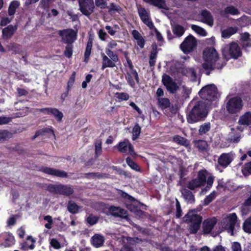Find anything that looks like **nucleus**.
I'll return each instance as SVG.
<instances>
[{
    "instance_id": "10",
    "label": "nucleus",
    "mask_w": 251,
    "mask_h": 251,
    "mask_svg": "<svg viewBox=\"0 0 251 251\" xmlns=\"http://www.w3.org/2000/svg\"><path fill=\"white\" fill-rule=\"evenodd\" d=\"M79 10L84 15L89 17L94 11V0H78Z\"/></svg>"
},
{
    "instance_id": "8",
    "label": "nucleus",
    "mask_w": 251,
    "mask_h": 251,
    "mask_svg": "<svg viewBox=\"0 0 251 251\" xmlns=\"http://www.w3.org/2000/svg\"><path fill=\"white\" fill-rule=\"evenodd\" d=\"M237 222V216L235 213L229 214L221 221L222 228L227 231L231 235H233L235 226Z\"/></svg>"
},
{
    "instance_id": "62",
    "label": "nucleus",
    "mask_w": 251,
    "mask_h": 251,
    "mask_svg": "<svg viewBox=\"0 0 251 251\" xmlns=\"http://www.w3.org/2000/svg\"><path fill=\"white\" fill-rule=\"evenodd\" d=\"M95 155L97 156L101 154L102 152L101 143L100 142L95 144Z\"/></svg>"
},
{
    "instance_id": "31",
    "label": "nucleus",
    "mask_w": 251,
    "mask_h": 251,
    "mask_svg": "<svg viewBox=\"0 0 251 251\" xmlns=\"http://www.w3.org/2000/svg\"><path fill=\"white\" fill-rule=\"evenodd\" d=\"M173 141L185 147H188L190 145V142L188 139L178 135H176L173 137Z\"/></svg>"
},
{
    "instance_id": "52",
    "label": "nucleus",
    "mask_w": 251,
    "mask_h": 251,
    "mask_svg": "<svg viewBox=\"0 0 251 251\" xmlns=\"http://www.w3.org/2000/svg\"><path fill=\"white\" fill-rule=\"evenodd\" d=\"M54 0H41L40 5L42 9L47 10Z\"/></svg>"
},
{
    "instance_id": "60",
    "label": "nucleus",
    "mask_w": 251,
    "mask_h": 251,
    "mask_svg": "<svg viewBox=\"0 0 251 251\" xmlns=\"http://www.w3.org/2000/svg\"><path fill=\"white\" fill-rule=\"evenodd\" d=\"M50 244L55 249H59L61 248L60 243L55 238H52L50 240Z\"/></svg>"
},
{
    "instance_id": "44",
    "label": "nucleus",
    "mask_w": 251,
    "mask_h": 251,
    "mask_svg": "<svg viewBox=\"0 0 251 251\" xmlns=\"http://www.w3.org/2000/svg\"><path fill=\"white\" fill-rule=\"evenodd\" d=\"M191 28L197 33L201 36H205L207 34L206 31L204 28L197 25H192L191 26Z\"/></svg>"
},
{
    "instance_id": "57",
    "label": "nucleus",
    "mask_w": 251,
    "mask_h": 251,
    "mask_svg": "<svg viewBox=\"0 0 251 251\" xmlns=\"http://www.w3.org/2000/svg\"><path fill=\"white\" fill-rule=\"evenodd\" d=\"M116 95L117 98L120 100H127L129 98L128 94L126 93H117Z\"/></svg>"
},
{
    "instance_id": "21",
    "label": "nucleus",
    "mask_w": 251,
    "mask_h": 251,
    "mask_svg": "<svg viewBox=\"0 0 251 251\" xmlns=\"http://www.w3.org/2000/svg\"><path fill=\"white\" fill-rule=\"evenodd\" d=\"M36 240L31 236L27 237L26 240L20 244V249L24 251L33 250L35 248L34 244Z\"/></svg>"
},
{
    "instance_id": "4",
    "label": "nucleus",
    "mask_w": 251,
    "mask_h": 251,
    "mask_svg": "<svg viewBox=\"0 0 251 251\" xmlns=\"http://www.w3.org/2000/svg\"><path fill=\"white\" fill-rule=\"evenodd\" d=\"M222 53L226 63L230 59H237L242 55L240 47L237 43L234 42H232L228 45H226L222 49Z\"/></svg>"
},
{
    "instance_id": "61",
    "label": "nucleus",
    "mask_w": 251,
    "mask_h": 251,
    "mask_svg": "<svg viewBox=\"0 0 251 251\" xmlns=\"http://www.w3.org/2000/svg\"><path fill=\"white\" fill-rule=\"evenodd\" d=\"M95 4L101 9L105 8L106 7V2L105 0H95Z\"/></svg>"
},
{
    "instance_id": "42",
    "label": "nucleus",
    "mask_w": 251,
    "mask_h": 251,
    "mask_svg": "<svg viewBox=\"0 0 251 251\" xmlns=\"http://www.w3.org/2000/svg\"><path fill=\"white\" fill-rule=\"evenodd\" d=\"M126 162L127 165L133 170L139 172L140 171V168L139 165L134 162L130 157H127L126 158Z\"/></svg>"
},
{
    "instance_id": "45",
    "label": "nucleus",
    "mask_w": 251,
    "mask_h": 251,
    "mask_svg": "<svg viewBox=\"0 0 251 251\" xmlns=\"http://www.w3.org/2000/svg\"><path fill=\"white\" fill-rule=\"evenodd\" d=\"M225 12L226 14H230L232 15H237L240 14L238 9L233 6H228L225 9Z\"/></svg>"
},
{
    "instance_id": "30",
    "label": "nucleus",
    "mask_w": 251,
    "mask_h": 251,
    "mask_svg": "<svg viewBox=\"0 0 251 251\" xmlns=\"http://www.w3.org/2000/svg\"><path fill=\"white\" fill-rule=\"evenodd\" d=\"M185 217L187 219H186V221H188L189 222L191 223L198 224L199 225H201L202 218L201 216L198 214H193L190 215L189 213H188L185 216Z\"/></svg>"
},
{
    "instance_id": "27",
    "label": "nucleus",
    "mask_w": 251,
    "mask_h": 251,
    "mask_svg": "<svg viewBox=\"0 0 251 251\" xmlns=\"http://www.w3.org/2000/svg\"><path fill=\"white\" fill-rule=\"evenodd\" d=\"M146 3L151 4L154 6L157 7L160 9L168 10V8L166 6L165 0H143Z\"/></svg>"
},
{
    "instance_id": "63",
    "label": "nucleus",
    "mask_w": 251,
    "mask_h": 251,
    "mask_svg": "<svg viewBox=\"0 0 251 251\" xmlns=\"http://www.w3.org/2000/svg\"><path fill=\"white\" fill-rule=\"evenodd\" d=\"M232 251H241V245L239 242H234L232 244Z\"/></svg>"
},
{
    "instance_id": "19",
    "label": "nucleus",
    "mask_w": 251,
    "mask_h": 251,
    "mask_svg": "<svg viewBox=\"0 0 251 251\" xmlns=\"http://www.w3.org/2000/svg\"><path fill=\"white\" fill-rule=\"evenodd\" d=\"M17 25H10L4 27L2 30V37L5 40H9L11 38L17 29Z\"/></svg>"
},
{
    "instance_id": "22",
    "label": "nucleus",
    "mask_w": 251,
    "mask_h": 251,
    "mask_svg": "<svg viewBox=\"0 0 251 251\" xmlns=\"http://www.w3.org/2000/svg\"><path fill=\"white\" fill-rule=\"evenodd\" d=\"M102 58V66L101 69L103 70L106 68H113L116 66L117 61H114L113 60L108 57L103 52H101Z\"/></svg>"
},
{
    "instance_id": "46",
    "label": "nucleus",
    "mask_w": 251,
    "mask_h": 251,
    "mask_svg": "<svg viewBox=\"0 0 251 251\" xmlns=\"http://www.w3.org/2000/svg\"><path fill=\"white\" fill-rule=\"evenodd\" d=\"M106 7L108 9V12L109 13L113 11H116L119 13L123 10L120 5H117L113 2L110 3V5L109 6H106Z\"/></svg>"
},
{
    "instance_id": "43",
    "label": "nucleus",
    "mask_w": 251,
    "mask_h": 251,
    "mask_svg": "<svg viewBox=\"0 0 251 251\" xmlns=\"http://www.w3.org/2000/svg\"><path fill=\"white\" fill-rule=\"evenodd\" d=\"M127 142L126 141L120 142L117 146V148L119 151L122 153H126L127 151L128 148V144Z\"/></svg>"
},
{
    "instance_id": "3",
    "label": "nucleus",
    "mask_w": 251,
    "mask_h": 251,
    "mask_svg": "<svg viewBox=\"0 0 251 251\" xmlns=\"http://www.w3.org/2000/svg\"><path fill=\"white\" fill-rule=\"evenodd\" d=\"M213 181V176H208L207 170L205 169L201 170L198 172L197 177L196 178H193L188 181L187 187L190 190H194L197 188L205 186L206 183V186L202 189V192L207 191L212 186Z\"/></svg>"
},
{
    "instance_id": "6",
    "label": "nucleus",
    "mask_w": 251,
    "mask_h": 251,
    "mask_svg": "<svg viewBox=\"0 0 251 251\" xmlns=\"http://www.w3.org/2000/svg\"><path fill=\"white\" fill-rule=\"evenodd\" d=\"M244 102L239 96H234L229 98L226 103V112L230 115L238 114L242 110Z\"/></svg>"
},
{
    "instance_id": "28",
    "label": "nucleus",
    "mask_w": 251,
    "mask_h": 251,
    "mask_svg": "<svg viewBox=\"0 0 251 251\" xmlns=\"http://www.w3.org/2000/svg\"><path fill=\"white\" fill-rule=\"evenodd\" d=\"M239 123L244 126L251 125V112H246L243 115L240 116L239 120Z\"/></svg>"
},
{
    "instance_id": "26",
    "label": "nucleus",
    "mask_w": 251,
    "mask_h": 251,
    "mask_svg": "<svg viewBox=\"0 0 251 251\" xmlns=\"http://www.w3.org/2000/svg\"><path fill=\"white\" fill-rule=\"evenodd\" d=\"M84 175V177L88 179L96 178L100 179L106 178L108 177V174L105 173H100L99 172L85 173Z\"/></svg>"
},
{
    "instance_id": "29",
    "label": "nucleus",
    "mask_w": 251,
    "mask_h": 251,
    "mask_svg": "<svg viewBox=\"0 0 251 251\" xmlns=\"http://www.w3.org/2000/svg\"><path fill=\"white\" fill-rule=\"evenodd\" d=\"M104 242V237L100 235L95 234L92 237V244L96 248H99L102 246L103 245Z\"/></svg>"
},
{
    "instance_id": "56",
    "label": "nucleus",
    "mask_w": 251,
    "mask_h": 251,
    "mask_svg": "<svg viewBox=\"0 0 251 251\" xmlns=\"http://www.w3.org/2000/svg\"><path fill=\"white\" fill-rule=\"evenodd\" d=\"M182 215V212L181 208V205L177 200H176V218H179Z\"/></svg>"
},
{
    "instance_id": "1",
    "label": "nucleus",
    "mask_w": 251,
    "mask_h": 251,
    "mask_svg": "<svg viewBox=\"0 0 251 251\" xmlns=\"http://www.w3.org/2000/svg\"><path fill=\"white\" fill-rule=\"evenodd\" d=\"M210 103L203 100L192 102L186 112V121L188 124H194L204 121L210 112Z\"/></svg>"
},
{
    "instance_id": "50",
    "label": "nucleus",
    "mask_w": 251,
    "mask_h": 251,
    "mask_svg": "<svg viewBox=\"0 0 251 251\" xmlns=\"http://www.w3.org/2000/svg\"><path fill=\"white\" fill-rule=\"evenodd\" d=\"M11 137V133L7 130H0V141L7 140Z\"/></svg>"
},
{
    "instance_id": "16",
    "label": "nucleus",
    "mask_w": 251,
    "mask_h": 251,
    "mask_svg": "<svg viewBox=\"0 0 251 251\" xmlns=\"http://www.w3.org/2000/svg\"><path fill=\"white\" fill-rule=\"evenodd\" d=\"M217 222V221L215 217L204 220L202 224L203 233L204 234L210 233Z\"/></svg>"
},
{
    "instance_id": "64",
    "label": "nucleus",
    "mask_w": 251,
    "mask_h": 251,
    "mask_svg": "<svg viewBox=\"0 0 251 251\" xmlns=\"http://www.w3.org/2000/svg\"><path fill=\"white\" fill-rule=\"evenodd\" d=\"M242 48L245 50H247L248 48L251 47V39L241 43Z\"/></svg>"
},
{
    "instance_id": "13",
    "label": "nucleus",
    "mask_w": 251,
    "mask_h": 251,
    "mask_svg": "<svg viewBox=\"0 0 251 251\" xmlns=\"http://www.w3.org/2000/svg\"><path fill=\"white\" fill-rule=\"evenodd\" d=\"M40 171L45 174L61 178H66L68 177L67 173L64 171L57 170L52 168L42 166L40 168Z\"/></svg>"
},
{
    "instance_id": "7",
    "label": "nucleus",
    "mask_w": 251,
    "mask_h": 251,
    "mask_svg": "<svg viewBox=\"0 0 251 251\" xmlns=\"http://www.w3.org/2000/svg\"><path fill=\"white\" fill-rule=\"evenodd\" d=\"M47 190L51 193L68 197L74 193V188L71 186L62 184H50L47 187Z\"/></svg>"
},
{
    "instance_id": "51",
    "label": "nucleus",
    "mask_w": 251,
    "mask_h": 251,
    "mask_svg": "<svg viewBox=\"0 0 251 251\" xmlns=\"http://www.w3.org/2000/svg\"><path fill=\"white\" fill-rule=\"evenodd\" d=\"M216 193L215 191L212 192L208 196H206L203 201V205L205 206L208 205L211 203L215 198Z\"/></svg>"
},
{
    "instance_id": "18",
    "label": "nucleus",
    "mask_w": 251,
    "mask_h": 251,
    "mask_svg": "<svg viewBox=\"0 0 251 251\" xmlns=\"http://www.w3.org/2000/svg\"><path fill=\"white\" fill-rule=\"evenodd\" d=\"M111 214L115 217H119L122 219L128 218L127 211L118 206H111L109 208Z\"/></svg>"
},
{
    "instance_id": "5",
    "label": "nucleus",
    "mask_w": 251,
    "mask_h": 251,
    "mask_svg": "<svg viewBox=\"0 0 251 251\" xmlns=\"http://www.w3.org/2000/svg\"><path fill=\"white\" fill-rule=\"evenodd\" d=\"M218 89L214 84H208L203 87L199 91V95L202 100L209 102L217 99Z\"/></svg>"
},
{
    "instance_id": "11",
    "label": "nucleus",
    "mask_w": 251,
    "mask_h": 251,
    "mask_svg": "<svg viewBox=\"0 0 251 251\" xmlns=\"http://www.w3.org/2000/svg\"><path fill=\"white\" fill-rule=\"evenodd\" d=\"M58 34L62 37L61 41L67 45L73 44L76 39V32L73 29L59 30Z\"/></svg>"
},
{
    "instance_id": "35",
    "label": "nucleus",
    "mask_w": 251,
    "mask_h": 251,
    "mask_svg": "<svg viewBox=\"0 0 251 251\" xmlns=\"http://www.w3.org/2000/svg\"><path fill=\"white\" fill-rule=\"evenodd\" d=\"M182 195L187 202L193 203L195 201L194 195L193 194L192 192L188 189H184L182 192Z\"/></svg>"
},
{
    "instance_id": "24",
    "label": "nucleus",
    "mask_w": 251,
    "mask_h": 251,
    "mask_svg": "<svg viewBox=\"0 0 251 251\" xmlns=\"http://www.w3.org/2000/svg\"><path fill=\"white\" fill-rule=\"evenodd\" d=\"M181 73L183 75L191 78L194 81L196 80L197 72L196 70L193 67H184L181 68Z\"/></svg>"
},
{
    "instance_id": "58",
    "label": "nucleus",
    "mask_w": 251,
    "mask_h": 251,
    "mask_svg": "<svg viewBox=\"0 0 251 251\" xmlns=\"http://www.w3.org/2000/svg\"><path fill=\"white\" fill-rule=\"evenodd\" d=\"M75 78V72H73V74L71 75L67 83V89L68 90H70V88L73 86Z\"/></svg>"
},
{
    "instance_id": "53",
    "label": "nucleus",
    "mask_w": 251,
    "mask_h": 251,
    "mask_svg": "<svg viewBox=\"0 0 251 251\" xmlns=\"http://www.w3.org/2000/svg\"><path fill=\"white\" fill-rule=\"evenodd\" d=\"M73 44H68L66 46L65 50L64 52V55L70 58L72 57L73 54Z\"/></svg>"
},
{
    "instance_id": "55",
    "label": "nucleus",
    "mask_w": 251,
    "mask_h": 251,
    "mask_svg": "<svg viewBox=\"0 0 251 251\" xmlns=\"http://www.w3.org/2000/svg\"><path fill=\"white\" fill-rule=\"evenodd\" d=\"M99 217L90 214L87 218V223L90 225H94L98 223Z\"/></svg>"
},
{
    "instance_id": "36",
    "label": "nucleus",
    "mask_w": 251,
    "mask_h": 251,
    "mask_svg": "<svg viewBox=\"0 0 251 251\" xmlns=\"http://www.w3.org/2000/svg\"><path fill=\"white\" fill-rule=\"evenodd\" d=\"M81 206H78L75 202L73 201H69L67 204V209L69 212L72 214H76L78 213Z\"/></svg>"
},
{
    "instance_id": "39",
    "label": "nucleus",
    "mask_w": 251,
    "mask_h": 251,
    "mask_svg": "<svg viewBox=\"0 0 251 251\" xmlns=\"http://www.w3.org/2000/svg\"><path fill=\"white\" fill-rule=\"evenodd\" d=\"M20 3L18 1H12L8 9V13L9 16H13L15 14L16 9L19 6Z\"/></svg>"
},
{
    "instance_id": "12",
    "label": "nucleus",
    "mask_w": 251,
    "mask_h": 251,
    "mask_svg": "<svg viewBox=\"0 0 251 251\" xmlns=\"http://www.w3.org/2000/svg\"><path fill=\"white\" fill-rule=\"evenodd\" d=\"M163 85L171 94H175L178 89L177 83L173 78L167 74H164L162 79Z\"/></svg>"
},
{
    "instance_id": "20",
    "label": "nucleus",
    "mask_w": 251,
    "mask_h": 251,
    "mask_svg": "<svg viewBox=\"0 0 251 251\" xmlns=\"http://www.w3.org/2000/svg\"><path fill=\"white\" fill-rule=\"evenodd\" d=\"M233 158L229 153H222L218 159V163L223 168L227 167L232 161Z\"/></svg>"
},
{
    "instance_id": "25",
    "label": "nucleus",
    "mask_w": 251,
    "mask_h": 251,
    "mask_svg": "<svg viewBox=\"0 0 251 251\" xmlns=\"http://www.w3.org/2000/svg\"><path fill=\"white\" fill-rule=\"evenodd\" d=\"M201 16L202 18V22L210 26L213 25V18L210 11L207 9L202 10Z\"/></svg>"
},
{
    "instance_id": "32",
    "label": "nucleus",
    "mask_w": 251,
    "mask_h": 251,
    "mask_svg": "<svg viewBox=\"0 0 251 251\" xmlns=\"http://www.w3.org/2000/svg\"><path fill=\"white\" fill-rule=\"evenodd\" d=\"M238 29V28L236 26L228 27L222 31V37L224 38H229L237 32Z\"/></svg>"
},
{
    "instance_id": "9",
    "label": "nucleus",
    "mask_w": 251,
    "mask_h": 251,
    "mask_svg": "<svg viewBox=\"0 0 251 251\" xmlns=\"http://www.w3.org/2000/svg\"><path fill=\"white\" fill-rule=\"evenodd\" d=\"M197 46L196 39L192 35L186 37L180 45V48L186 54L192 52Z\"/></svg>"
},
{
    "instance_id": "40",
    "label": "nucleus",
    "mask_w": 251,
    "mask_h": 251,
    "mask_svg": "<svg viewBox=\"0 0 251 251\" xmlns=\"http://www.w3.org/2000/svg\"><path fill=\"white\" fill-rule=\"evenodd\" d=\"M211 128V124L209 122L204 123L199 127V133L203 135L208 132Z\"/></svg>"
},
{
    "instance_id": "54",
    "label": "nucleus",
    "mask_w": 251,
    "mask_h": 251,
    "mask_svg": "<svg viewBox=\"0 0 251 251\" xmlns=\"http://www.w3.org/2000/svg\"><path fill=\"white\" fill-rule=\"evenodd\" d=\"M201 227V225L195 223H191L189 226V230L191 234H196L197 233Z\"/></svg>"
},
{
    "instance_id": "14",
    "label": "nucleus",
    "mask_w": 251,
    "mask_h": 251,
    "mask_svg": "<svg viewBox=\"0 0 251 251\" xmlns=\"http://www.w3.org/2000/svg\"><path fill=\"white\" fill-rule=\"evenodd\" d=\"M139 16L142 21L146 24L150 29H152L154 27V25L152 22L149 19L148 12L144 7L140 6L138 8Z\"/></svg>"
},
{
    "instance_id": "38",
    "label": "nucleus",
    "mask_w": 251,
    "mask_h": 251,
    "mask_svg": "<svg viewBox=\"0 0 251 251\" xmlns=\"http://www.w3.org/2000/svg\"><path fill=\"white\" fill-rule=\"evenodd\" d=\"M50 115L52 116L58 122H61L63 118V113L56 108L52 107Z\"/></svg>"
},
{
    "instance_id": "23",
    "label": "nucleus",
    "mask_w": 251,
    "mask_h": 251,
    "mask_svg": "<svg viewBox=\"0 0 251 251\" xmlns=\"http://www.w3.org/2000/svg\"><path fill=\"white\" fill-rule=\"evenodd\" d=\"M93 42V38L89 35L84 54V62L88 63L90 60Z\"/></svg>"
},
{
    "instance_id": "48",
    "label": "nucleus",
    "mask_w": 251,
    "mask_h": 251,
    "mask_svg": "<svg viewBox=\"0 0 251 251\" xmlns=\"http://www.w3.org/2000/svg\"><path fill=\"white\" fill-rule=\"evenodd\" d=\"M243 228L246 232L251 233V217L248 218L245 221Z\"/></svg>"
},
{
    "instance_id": "59",
    "label": "nucleus",
    "mask_w": 251,
    "mask_h": 251,
    "mask_svg": "<svg viewBox=\"0 0 251 251\" xmlns=\"http://www.w3.org/2000/svg\"><path fill=\"white\" fill-rule=\"evenodd\" d=\"M120 191L121 197L125 199V200H126L127 201H133L135 200L133 197L128 195L127 193L121 190Z\"/></svg>"
},
{
    "instance_id": "49",
    "label": "nucleus",
    "mask_w": 251,
    "mask_h": 251,
    "mask_svg": "<svg viewBox=\"0 0 251 251\" xmlns=\"http://www.w3.org/2000/svg\"><path fill=\"white\" fill-rule=\"evenodd\" d=\"M105 53L106 55L113 60L114 61H119V57L116 53L114 52L110 49H106Z\"/></svg>"
},
{
    "instance_id": "2",
    "label": "nucleus",
    "mask_w": 251,
    "mask_h": 251,
    "mask_svg": "<svg viewBox=\"0 0 251 251\" xmlns=\"http://www.w3.org/2000/svg\"><path fill=\"white\" fill-rule=\"evenodd\" d=\"M203 59L202 67L207 75H210L212 71L221 70L226 65V61L220 59L218 52L213 47H207L204 50Z\"/></svg>"
},
{
    "instance_id": "47",
    "label": "nucleus",
    "mask_w": 251,
    "mask_h": 251,
    "mask_svg": "<svg viewBox=\"0 0 251 251\" xmlns=\"http://www.w3.org/2000/svg\"><path fill=\"white\" fill-rule=\"evenodd\" d=\"M141 127L139 124H137L135 125L132 130V137L133 140H135L138 138L141 133Z\"/></svg>"
},
{
    "instance_id": "34",
    "label": "nucleus",
    "mask_w": 251,
    "mask_h": 251,
    "mask_svg": "<svg viewBox=\"0 0 251 251\" xmlns=\"http://www.w3.org/2000/svg\"><path fill=\"white\" fill-rule=\"evenodd\" d=\"M194 143V146L198 149L199 151L204 152L206 151L208 145L206 141L203 140H195Z\"/></svg>"
},
{
    "instance_id": "41",
    "label": "nucleus",
    "mask_w": 251,
    "mask_h": 251,
    "mask_svg": "<svg viewBox=\"0 0 251 251\" xmlns=\"http://www.w3.org/2000/svg\"><path fill=\"white\" fill-rule=\"evenodd\" d=\"M178 108L176 104H170V107L165 111V114L168 116H172L176 114Z\"/></svg>"
},
{
    "instance_id": "17",
    "label": "nucleus",
    "mask_w": 251,
    "mask_h": 251,
    "mask_svg": "<svg viewBox=\"0 0 251 251\" xmlns=\"http://www.w3.org/2000/svg\"><path fill=\"white\" fill-rule=\"evenodd\" d=\"M0 239L2 241L1 245L4 247H10L15 243L14 236L9 232H4L0 235Z\"/></svg>"
},
{
    "instance_id": "33",
    "label": "nucleus",
    "mask_w": 251,
    "mask_h": 251,
    "mask_svg": "<svg viewBox=\"0 0 251 251\" xmlns=\"http://www.w3.org/2000/svg\"><path fill=\"white\" fill-rule=\"evenodd\" d=\"M185 29L184 27L178 24H176L172 26V31L176 37H180L184 32Z\"/></svg>"
},
{
    "instance_id": "15",
    "label": "nucleus",
    "mask_w": 251,
    "mask_h": 251,
    "mask_svg": "<svg viewBox=\"0 0 251 251\" xmlns=\"http://www.w3.org/2000/svg\"><path fill=\"white\" fill-rule=\"evenodd\" d=\"M125 77L128 84L132 88L135 87V82L139 83L140 79L137 71H127Z\"/></svg>"
},
{
    "instance_id": "37",
    "label": "nucleus",
    "mask_w": 251,
    "mask_h": 251,
    "mask_svg": "<svg viewBox=\"0 0 251 251\" xmlns=\"http://www.w3.org/2000/svg\"><path fill=\"white\" fill-rule=\"evenodd\" d=\"M157 103L159 107L163 110H165L171 104L170 101L168 98H158Z\"/></svg>"
}]
</instances>
